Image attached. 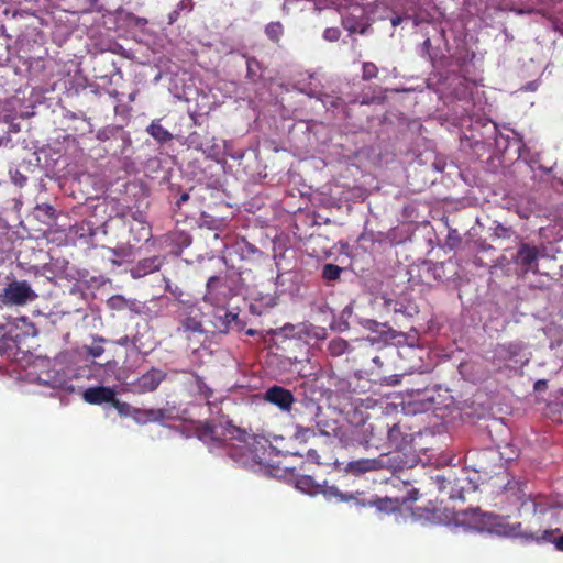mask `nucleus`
I'll return each instance as SVG.
<instances>
[{"label":"nucleus","mask_w":563,"mask_h":563,"mask_svg":"<svg viewBox=\"0 0 563 563\" xmlns=\"http://www.w3.org/2000/svg\"><path fill=\"white\" fill-rule=\"evenodd\" d=\"M552 542L555 545L556 550L563 552V534L554 539Z\"/></svg>","instance_id":"3c124183"},{"label":"nucleus","mask_w":563,"mask_h":563,"mask_svg":"<svg viewBox=\"0 0 563 563\" xmlns=\"http://www.w3.org/2000/svg\"><path fill=\"white\" fill-rule=\"evenodd\" d=\"M263 399L287 413L291 412L296 401L292 391L279 385L268 387L263 395Z\"/></svg>","instance_id":"9d476101"},{"label":"nucleus","mask_w":563,"mask_h":563,"mask_svg":"<svg viewBox=\"0 0 563 563\" xmlns=\"http://www.w3.org/2000/svg\"><path fill=\"white\" fill-rule=\"evenodd\" d=\"M372 361H373V363L375 365H377V367H382L383 366V362H382L379 356H374Z\"/></svg>","instance_id":"13d9d810"},{"label":"nucleus","mask_w":563,"mask_h":563,"mask_svg":"<svg viewBox=\"0 0 563 563\" xmlns=\"http://www.w3.org/2000/svg\"><path fill=\"white\" fill-rule=\"evenodd\" d=\"M188 199H189V194H187V192L181 194L179 199L176 201V206L179 208Z\"/></svg>","instance_id":"864d4df0"},{"label":"nucleus","mask_w":563,"mask_h":563,"mask_svg":"<svg viewBox=\"0 0 563 563\" xmlns=\"http://www.w3.org/2000/svg\"><path fill=\"white\" fill-rule=\"evenodd\" d=\"M369 102H371V101H369V100H367V99H363V100L361 101V103H362V104H369Z\"/></svg>","instance_id":"680f3d73"},{"label":"nucleus","mask_w":563,"mask_h":563,"mask_svg":"<svg viewBox=\"0 0 563 563\" xmlns=\"http://www.w3.org/2000/svg\"><path fill=\"white\" fill-rule=\"evenodd\" d=\"M547 388V380L545 379H539L534 384V390L542 391Z\"/></svg>","instance_id":"09e8293b"},{"label":"nucleus","mask_w":563,"mask_h":563,"mask_svg":"<svg viewBox=\"0 0 563 563\" xmlns=\"http://www.w3.org/2000/svg\"><path fill=\"white\" fill-rule=\"evenodd\" d=\"M308 409L311 410L312 412V416L308 419H306L301 412L299 411L298 408L295 409V412L292 415V418L295 419L296 421V433H295V437L297 439H306L310 435H314V430L313 428L309 427V426H303L305 423H311L314 421L316 417H317V411L320 410V407L316 406L314 404H309L306 406Z\"/></svg>","instance_id":"dca6fc26"},{"label":"nucleus","mask_w":563,"mask_h":563,"mask_svg":"<svg viewBox=\"0 0 563 563\" xmlns=\"http://www.w3.org/2000/svg\"><path fill=\"white\" fill-rule=\"evenodd\" d=\"M247 334L253 335V334H254V331H253V330H249V331H247Z\"/></svg>","instance_id":"e2e57ef3"},{"label":"nucleus","mask_w":563,"mask_h":563,"mask_svg":"<svg viewBox=\"0 0 563 563\" xmlns=\"http://www.w3.org/2000/svg\"><path fill=\"white\" fill-rule=\"evenodd\" d=\"M107 307L109 309H111V310L121 311V310L130 309L132 311L137 312V303L136 302H129V300L125 299L121 295L111 296L107 300Z\"/></svg>","instance_id":"5701e85b"},{"label":"nucleus","mask_w":563,"mask_h":563,"mask_svg":"<svg viewBox=\"0 0 563 563\" xmlns=\"http://www.w3.org/2000/svg\"><path fill=\"white\" fill-rule=\"evenodd\" d=\"M399 382H400V376H398V375H390L383 379V383H385L388 386L397 385Z\"/></svg>","instance_id":"79ce46f5"},{"label":"nucleus","mask_w":563,"mask_h":563,"mask_svg":"<svg viewBox=\"0 0 563 563\" xmlns=\"http://www.w3.org/2000/svg\"><path fill=\"white\" fill-rule=\"evenodd\" d=\"M227 289L228 285L225 278L211 276L206 285L203 300L214 307L223 308L228 298Z\"/></svg>","instance_id":"9b49d317"},{"label":"nucleus","mask_w":563,"mask_h":563,"mask_svg":"<svg viewBox=\"0 0 563 563\" xmlns=\"http://www.w3.org/2000/svg\"><path fill=\"white\" fill-rule=\"evenodd\" d=\"M347 471L354 475L380 470L379 456L375 459H358L347 464Z\"/></svg>","instance_id":"6ab92c4d"},{"label":"nucleus","mask_w":563,"mask_h":563,"mask_svg":"<svg viewBox=\"0 0 563 563\" xmlns=\"http://www.w3.org/2000/svg\"><path fill=\"white\" fill-rule=\"evenodd\" d=\"M238 318V314L229 312L224 309L219 310L214 314L213 324L220 332H228L230 324Z\"/></svg>","instance_id":"412c9836"},{"label":"nucleus","mask_w":563,"mask_h":563,"mask_svg":"<svg viewBox=\"0 0 563 563\" xmlns=\"http://www.w3.org/2000/svg\"><path fill=\"white\" fill-rule=\"evenodd\" d=\"M246 78L253 84L262 78V64L255 57H246Z\"/></svg>","instance_id":"b1692460"},{"label":"nucleus","mask_w":563,"mask_h":563,"mask_svg":"<svg viewBox=\"0 0 563 563\" xmlns=\"http://www.w3.org/2000/svg\"><path fill=\"white\" fill-rule=\"evenodd\" d=\"M378 75V67L372 63V62H366L363 64V71H362V79L363 80H372L374 78H376Z\"/></svg>","instance_id":"2f4dec72"},{"label":"nucleus","mask_w":563,"mask_h":563,"mask_svg":"<svg viewBox=\"0 0 563 563\" xmlns=\"http://www.w3.org/2000/svg\"><path fill=\"white\" fill-rule=\"evenodd\" d=\"M448 509H434L431 512L430 519L438 523L450 525L451 519L446 515ZM452 522L455 527H462L465 530L483 531L487 527V515L481 512L478 509H466L459 512H454L452 516Z\"/></svg>","instance_id":"20e7f679"},{"label":"nucleus","mask_w":563,"mask_h":563,"mask_svg":"<svg viewBox=\"0 0 563 563\" xmlns=\"http://www.w3.org/2000/svg\"><path fill=\"white\" fill-rule=\"evenodd\" d=\"M388 435V421L386 418H376L373 421H364L356 429V441L365 448L377 450L386 448Z\"/></svg>","instance_id":"39448f33"},{"label":"nucleus","mask_w":563,"mask_h":563,"mask_svg":"<svg viewBox=\"0 0 563 563\" xmlns=\"http://www.w3.org/2000/svg\"><path fill=\"white\" fill-rule=\"evenodd\" d=\"M135 96H136V93H135V92L131 93V95L129 96V100H130V101H134V100H135Z\"/></svg>","instance_id":"052dcab7"},{"label":"nucleus","mask_w":563,"mask_h":563,"mask_svg":"<svg viewBox=\"0 0 563 563\" xmlns=\"http://www.w3.org/2000/svg\"><path fill=\"white\" fill-rule=\"evenodd\" d=\"M412 437L405 432L399 423L390 424L388 422V435L386 437V448L407 449L411 443Z\"/></svg>","instance_id":"f3484780"},{"label":"nucleus","mask_w":563,"mask_h":563,"mask_svg":"<svg viewBox=\"0 0 563 563\" xmlns=\"http://www.w3.org/2000/svg\"><path fill=\"white\" fill-rule=\"evenodd\" d=\"M176 9L179 10V12H181V11L190 12L194 9V2L189 1V0H181L177 4Z\"/></svg>","instance_id":"58836bf2"},{"label":"nucleus","mask_w":563,"mask_h":563,"mask_svg":"<svg viewBox=\"0 0 563 563\" xmlns=\"http://www.w3.org/2000/svg\"><path fill=\"white\" fill-rule=\"evenodd\" d=\"M86 1L89 3V5L93 7L98 3L99 0H86Z\"/></svg>","instance_id":"bf43d9fd"},{"label":"nucleus","mask_w":563,"mask_h":563,"mask_svg":"<svg viewBox=\"0 0 563 563\" xmlns=\"http://www.w3.org/2000/svg\"><path fill=\"white\" fill-rule=\"evenodd\" d=\"M177 242L183 246H188L191 243V238L189 234L181 232V233H179V238H178Z\"/></svg>","instance_id":"a19ab883"},{"label":"nucleus","mask_w":563,"mask_h":563,"mask_svg":"<svg viewBox=\"0 0 563 563\" xmlns=\"http://www.w3.org/2000/svg\"><path fill=\"white\" fill-rule=\"evenodd\" d=\"M180 15V12L179 10L175 9L173 10L169 14H168V23L169 24H173L174 22H176L178 20Z\"/></svg>","instance_id":"49530a36"},{"label":"nucleus","mask_w":563,"mask_h":563,"mask_svg":"<svg viewBox=\"0 0 563 563\" xmlns=\"http://www.w3.org/2000/svg\"><path fill=\"white\" fill-rule=\"evenodd\" d=\"M467 459L474 472L492 477L504 472L500 454L493 449L470 452Z\"/></svg>","instance_id":"423d86ee"},{"label":"nucleus","mask_w":563,"mask_h":563,"mask_svg":"<svg viewBox=\"0 0 563 563\" xmlns=\"http://www.w3.org/2000/svg\"><path fill=\"white\" fill-rule=\"evenodd\" d=\"M238 245H239V246H241V247H242V246H245V247L247 249V251H249L250 253H252V254H254V253L257 251V250H256V247H255L254 245H252V244L247 243L246 241H242V243H241V244H238Z\"/></svg>","instance_id":"603ef678"},{"label":"nucleus","mask_w":563,"mask_h":563,"mask_svg":"<svg viewBox=\"0 0 563 563\" xmlns=\"http://www.w3.org/2000/svg\"><path fill=\"white\" fill-rule=\"evenodd\" d=\"M342 268L335 264H325L322 269V277L328 282L338 280L341 276Z\"/></svg>","instance_id":"bb28decb"},{"label":"nucleus","mask_w":563,"mask_h":563,"mask_svg":"<svg viewBox=\"0 0 563 563\" xmlns=\"http://www.w3.org/2000/svg\"><path fill=\"white\" fill-rule=\"evenodd\" d=\"M166 378V373L162 369L152 367L150 371L137 377L132 383V389L139 394L154 391L161 383Z\"/></svg>","instance_id":"ddd939ff"},{"label":"nucleus","mask_w":563,"mask_h":563,"mask_svg":"<svg viewBox=\"0 0 563 563\" xmlns=\"http://www.w3.org/2000/svg\"><path fill=\"white\" fill-rule=\"evenodd\" d=\"M341 31L338 27H327L323 32V38L329 42H335L340 38Z\"/></svg>","instance_id":"f704fd0d"},{"label":"nucleus","mask_w":563,"mask_h":563,"mask_svg":"<svg viewBox=\"0 0 563 563\" xmlns=\"http://www.w3.org/2000/svg\"><path fill=\"white\" fill-rule=\"evenodd\" d=\"M494 239L499 240H514V242H517L520 240L519 235L516 234L515 230L510 227H505L503 224H497L494 229Z\"/></svg>","instance_id":"a878e982"},{"label":"nucleus","mask_w":563,"mask_h":563,"mask_svg":"<svg viewBox=\"0 0 563 563\" xmlns=\"http://www.w3.org/2000/svg\"><path fill=\"white\" fill-rule=\"evenodd\" d=\"M93 342L95 343L88 347V354L92 357H100L104 353V349L100 343L106 342V339L102 336H96Z\"/></svg>","instance_id":"72a5a7b5"},{"label":"nucleus","mask_w":563,"mask_h":563,"mask_svg":"<svg viewBox=\"0 0 563 563\" xmlns=\"http://www.w3.org/2000/svg\"><path fill=\"white\" fill-rule=\"evenodd\" d=\"M556 531H559V529H555V530H553V529L544 530L541 539L545 540V541H552L551 537Z\"/></svg>","instance_id":"8fccbe9b"},{"label":"nucleus","mask_w":563,"mask_h":563,"mask_svg":"<svg viewBox=\"0 0 563 563\" xmlns=\"http://www.w3.org/2000/svg\"><path fill=\"white\" fill-rule=\"evenodd\" d=\"M306 457L308 461L316 463V464H323V462L320 461V455L318 454V451L314 449H309L306 452Z\"/></svg>","instance_id":"e433bc0d"},{"label":"nucleus","mask_w":563,"mask_h":563,"mask_svg":"<svg viewBox=\"0 0 563 563\" xmlns=\"http://www.w3.org/2000/svg\"><path fill=\"white\" fill-rule=\"evenodd\" d=\"M269 449H271L272 451L276 450L278 454H283V455L292 454V455H300V456H303V454H301V453H299V452H291V451H289V450H285V451H283V450H278L276 446H273V445H271V446H269Z\"/></svg>","instance_id":"de8ad7c7"},{"label":"nucleus","mask_w":563,"mask_h":563,"mask_svg":"<svg viewBox=\"0 0 563 563\" xmlns=\"http://www.w3.org/2000/svg\"><path fill=\"white\" fill-rule=\"evenodd\" d=\"M538 258H539V249L536 245L519 242L517 254L514 257V262L521 266L525 272H533L538 271Z\"/></svg>","instance_id":"4468645a"},{"label":"nucleus","mask_w":563,"mask_h":563,"mask_svg":"<svg viewBox=\"0 0 563 563\" xmlns=\"http://www.w3.org/2000/svg\"><path fill=\"white\" fill-rule=\"evenodd\" d=\"M310 483H311V477L305 476V477L298 479L297 486H298V488L303 490L305 487H308L310 485Z\"/></svg>","instance_id":"c03bdc74"},{"label":"nucleus","mask_w":563,"mask_h":563,"mask_svg":"<svg viewBox=\"0 0 563 563\" xmlns=\"http://www.w3.org/2000/svg\"><path fill=\"white\" fill-rule=\"evenodd\" d=\"M163 280L165 283V290L168 291L169 294H172L176 298L177 301L181 302L184 306L189 302V301L183 299L185 294L180 287L173 285L172 282L169 280V278H167V277H164Z\"/></svg>","instance_id":"cd10ccee"},{"label":"nucleus","mask_w":563,"mask_h":563,"mask_svg":"<svg viewBox=\"0 0 563 563\" xmlns=\"http://www.w3.org/2000/svg\"><path fill=\"white\" fill-rule=\"evenodd\" d=\"M265 35L267 38L276 45H279L280 40L284 35V25L279 21L269 22L265 26Z\"/></svg>","instance_id":"393cba45"},{"label":"nucleus","mask_w":563,"mask_h":563,"mask_svg":"<svg viewBox=\"0 0 563 563\" xmlns=\"http://www.w3.org/2000/svg\"><path fill=\"white\" fill-rule=\"evenodd\" d=\"M402 20H404V19H402V16H400V15H395V16H393V18L390 19V23H391V25H393V26H398V25H400V24H401Z\"/></svg>","instance_id":"6e6d98bb"},{"label":"nucleus","mask_w":563,"mask_h":563,"mask_svg":"<svg viewBox=\"0 0 563 563\" xmlns=\"http://www.w3.org/2000/svg\"><path fill=\"white\" fill-rule=\"evenodd\" d=\"M32 292L31 287L25 282L13 280L0 294V301L5 306H22L31 298Z\"/></svg>","instance_id":"1a4fd4ad"},{"label":"nucleus","mask_w":563,"mask_h":563,"mask_svg":"<svg viewBox=\"0 0 563 563\" xmlns=\"http://www.w3.org/2000/svg\"><path fill=\"white\" fill-rule=\"evenodd\" d=\"M419 497V492L416 488H411L408 492L407 497L404 498V501H416Z\"/></svg>","instance_id":"37998d69"},{"label":"nucleus","mask_w":563,"mask_h":563,"mask_svg":"<svg viewBox=\"0 0 563 563\" xmlns=\"http://www.w3.org/2000/svg\"><path fill=\"white\" fill-rule=\"evenodd\" d=\"M531 353L521 341L498 343L493 350L492 365L498 373H519L529 364Z\"/></svg>","instance_id":"f03ea898"},{"label":"nucleus","mask_w":563,"mask_h":563,"mask_svg":"<svg viewBox=\"0 0 563 563\" xmlns=\"http://www.w3.org/2000/svg\"><path fill=\"white\" fill-rule=\"evenodd\" d=\"M324 495L328 498H338L340 501H351V499L353 498V494H344L334 486L328 487L324 490Z\"/></svg>","instance_id":"473e14b6"},{"label":"nucleus","mask_w":563,"mask_h":563,"mask_svg":"<svg viewBox=\"0 0 563 563\" xmlns=\"http://www.w3.org/2000/svg\"><path fill=\"white\" fill-rule=\"evenodd\" d=\"M418 462L419 456L411 449H394L379 455L380 470L386 468L393 473L412 468Z\"/></svg>","instance_id":"0eeeda50"},{"label":"nucleus","mask_w":563,"mask_h":563,"mask_svg":"<svg viewBox=\"0 0 563 563\" xmlns=\"http://www.w3.org/2000/svg\"><path fill=\"white\" fill-rule=\"evenodd\" d=\"M118 345L125 346L130 343V339L128 335L121 336L119 340L115 341Z\"/></svg>","instance_id":"5fc2aeb1"},{"label":"nucleus","mask_w":563,"mask_h":563,"mask_svg":"<svg viewBox=\"0 0 563 563\" xmlns=\"http://www.w3.org/2000/svg\"><path fill=\"white\" fill-rule=\"evenodd\" d=\"M111 405L117 409L120 416L122 417H132V413L135 412V408L129 405L128 402L120 401L117 396Z\"/></svg>","instance_id":"c756f323"},{"label":"nucleus","mask_w":563,"mask_h":563,"mask_svg":"<svg viewBox=\"0 0 563 563\" xmlns=\"http://www.w3.org/2000/svg\"><path fill=\"white\" fill-rule=\"evenodd\" d=\"M430 269L437 279L443 280L442 274L444 273V263H434Z\"/></svg>","instance_id":"c9c22d12"},{"label":"nucleus","mask_w":563,"mask_h":563,"mask_svg":"<svg viewBox=\"0 0 563 563\" xmlns=\"http://www.w3.org/2000/svg\"><path fill=\"white\" fill-rule=\"evenodd\" d=\"M202 312L192 303H186L184 311L179 314L178 331L186 333H203V325L201 321Z\"/></svg>","instance_id":"f8f14e48"},{"label":"nucleus","mask_w":563,"mask_h":563,"mask_svg":"<svg viewBox=\"0 0 563 563\" xmlns=\"http://www.w3.org/2000/svg\"><path fill=\"white\" fill-rule=\"evenodd\" d=\"M115 396V389L109 386L89 387L82 393L84 400L90 405L111 404Z\"/></svg>","instance_id":"2eb2a0df"},{"label":"nucleus","mask_w":563,"mask_h":563,"mask_svg":"<svg viewBox=\"0 0 563 563\" xmlns=\"http://www.w3.org/2000/svg\"><path fill=\"white\" fill-rule=\"evenodd\" d=\"M164 263V258L161 256H150L140 260L136 265L131 269V275L134 278H140L154 273L161 268Z\"/></svg>","instance_id":"a211bd4d"},{"label":"nucleus","mask_w":563,"mask_h":563,"mask_svg":"<svg viewBox=\"0 0 563 563\" xmlns=\"http://www.w3.org/2000/svg\"><path fill=\"white\" fill-rule=\"evenodd\" d=\"M130 21H133L134 24L140 27L145 26L147 24V20L145 18H140V16H135V15H132L130 18Z\"/></svg>","instance_id":"a18cd8bd"},{"label":"nucleus","mask_w":563,"mask_h":563,"mask_svg":"<svg viewBox=\"0 0 563 563\" xmlns=\"http://www.w3.org/2000/svg\"><path fill=\"white\" fill-rule=\"evenodd\" d=\"M132 418L137 423H146L145 417H144V409L135 408V412L132 413Z\"/></svg>","instance_id":"ea45409f"},{"label":"nucleus","mask_w":563,"mask_h":563,"mask_svg":"<svg viewBox=\"0 0 563 563\" xmlns=\"http://www.w3.org/2000/svg\"><path fill=\"white\" fill-rule=\"evenodd\" d=\"M197 435L205 443L223 445L230 440L244 442L247 434L231 421H227L224 424H214L213 422L205 421L197 428Z\"/></svg>","instance_id":"7ed1b4c3"},{"label":"nucleus","mask_w":563,"mask_h":563,"mask_svg":"<svg viewBox=\"0 0 563 563\" xmlns=\"http://www.w3.org/2000/svg\"><path fill=\"white\" fill-rule=\"evenodd\" d=\"M34 336V323L26 317H20L0 339V354L12 360L16 379L27 383L35 382Z\"/></svg>","instance_id":"f257e3e1"},{"label":"nucleus","mask_w":563,"mask_h":563,"mask_svg":"<svg viewBox=\"0 0 563 563\" xmlns=\"http://www.w3.org/2000/svg\"><path fill=\"white\" fill-rule=\"evenodd\" d=\"M37 211L44 212L49 219L55 218V209L48 205H38L37 203Z\"/></svg>","instance_id":"4c0bfd02"},{"label":"nucleus","mask_w":563,"mask_h":563,"mask_svg":"<svg viewBox=\"0 0 563 563\" xmlns=\"http://www.w3.org/2000/svg\"><path fill=\"white\" fill-rule=\"evenodd\" d=\"M146 131L161 144L173 139V134L161 124L159 120L152 121V123L146 128Z\"/></svg>","instance_id":"aec40b11"},{"label":"nucleus","mask_w":563,"mask_h":563,"mask_svg":"<svg viewBox=\"0 0 563 563\" xmlns=\"http://www.w3.org/2000/svg\"><path fill=\"white\" fill-rule=\"evenodd\" d=\"M144 417L147 422H159L166 418L165 409H144Z\"/></svg>","instance_id":"7c9ffc66"},{"label":"nucleus","mask_w":563,"mask_h":563,"mask_svg":"<svg viewBox=\"0 0 563 563\" xmlns=\"http://www.w3.org/2000/svg\"><path fill=\"white\" fill-rule=\"evenodd\" d=\"M430 47H431V40L430 38H426L424 42L422 43V49L426 53H429Z\"/></svg>","instance_id":"4d7b16f0"},{"label":"nucleus","mask_w":563,"mask_h":563,"mask_svg":"<svg viewBox=\"0 0 563 563\" xmlns=\"http://www.w3.org/2000/svg\"><path fill=\"white\" fill-rule=\"evenodd\" d=\"M353 500L356 505L362 507H376L378 510H383L386 508L387 499L378 498L377 496H372L371 498H365L363 493H357L353 495Z\"/></svg>","instance_id":"4be33fe9"},{"label":"nucleus","mask_w":563,"mask_h":563,"mask_svg":"<svg viewBox=\"0 0 563 563\" xmlns=\"http://www.w3.org/2000/svg\"><path fill=\"white\" fill-rule=\"evenodd\" d=\"M34 112H26L12 118H0V146L11 141L12 133L31 132V117Z\"/></svg>","instance_id":"6e6552de"},{"label":"nucleus","mask_w":563,"mask_h":563,"mask_svg":"<svg viewBox=\"0 0 563 563\" xmlns=\"http://www.w3.org/2000/svg\"><path fill=\"white\" fill-rule=\"evenodd\" d=\"M347 347H349V344L343 339L332 340L329 343V351H330V354L333 356L342 355L343 353L346 352Z\"/></svg>","instance_id":"c85d7f7f"}]
</instances>
